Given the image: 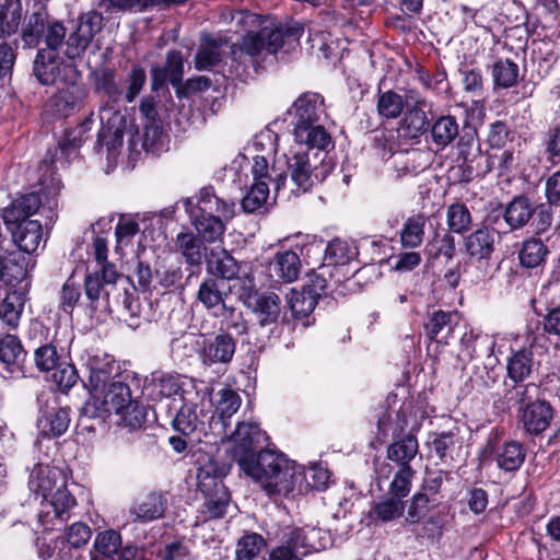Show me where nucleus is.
I'll use <instances>...</instances> for the list:
<instances>
[{
	"instance_id": "f8f14e48",
	"label": "nucleus",
	"mask_w": 560,
	"mask_h": 560,
	"mask_svg": "<svg viewBox=\"0 0 560 560\" xmlns=\"http://www.w3.org/2000/svg\"><path fill=\"white\" fill-rule=\"evenodd\" d=\"M334 167L331 159L327 160L326 153L318 165L311 164L308 152L305 151L291 150L290 155H287V168L296 191H310L314 185L323 183Z\"/></svg>"
},
{
	"instance_id": "338daca9",
	"label": "nucleus",
	"mask_w": 560,
	"mask_h": 560,
	"mask_svg": "<svg viewBox=\"0 0 560 560\" xmlns=\"http://www.w3.org/2000/svg\"><path fill=\"white\" fill-rule=\"evenodd\" d=\"M267 547V540L258 533L245 532L236 541L234 560H254Z\"/></svg>"
},
{
	"instance_id": "4468645a",
	"label": "nucleus",
	"mask_w": 560,
	"mask_h": 560,
	"mask_svg": "<svg viewBox=\"0 0 560 560\" xmlns=\"http://www.w3.org/2000/svg\"><path fill=\"white\" fill-rule=\"evenodd\" d=\"M102 12L91 10L69 22L68 34L65 42L63 54L69 60L81 58L95 34L101 31Z\"/></svg>"
},
{
	"instance_id": "9b49d317",
	"label": "nucleus",
	"mask_w": 560,
	"mask_h": 560,
	"mask_svg": "<svg viewBox=\"0 0 560 560\" xmlns=\"http://www.w3.org/2000/svg\"><path fill=\"white\" fill-rule=\"evenodd\" d=\"M36 401L38 406L36 418L38 435L43 439L62 436L71 423V408L61 406L58 397L46 390L37 395Z\"/></svg>"
},
{
	"instance_id": "9d476101",
	"label": "nucleus",
	"mask_w": 560,
	"mask_h": 560,
	"mask_svg": "<svg viewBox=\"0 0 560 560\" xmlns=\"http://www.w3.org/2000/svg\"><path fill=\"white\" fill-rule=\"evenodd\" d=\"M504 208L513 232L529 225L535 235H541L552 226L553 212H547V206L535 203L527 194L515 195Z\"/></svg>"
},
{
	"instance_id": "69168bd1",
	"label": "nucleus",
	"mask_w": 560,
	"mask_h": 560,
	"mask_svg": "<svg viewBox=\"0 0 560 560\" xmlns=\"http://www.w3.org/2000/svg\"><path fill=\"white\" fill-rule=\"evenodd\" d=\"M418 525L415 530L417 538L424 539L430 542H440L443 537L446 520L441 512H434L425 516L421 522L413 523Z\"/></svg>"
},
{
	"instance_id": "052dcab7",
	"label": "nucleus",
	"mask_w": 560,
	"mask_h": 560,
	"mask_svg": "<svg viewBox=\"0 0 560 560\" xmlns=\"http://www.w3.org/2000/svg\"><path fill=\"white\" fill-rule=\"evenodd\" d=\"M443 503L429 498L419 492H413L409 500H407V516L406 522L409 525L421 522L425 516L431 515L433 511L438 510Z\"/></svg>"
},
{
	"instance_id": "423d86ee",
	"label": "nucleus",
	"mask_w": 560,
	"mask_h": 560,
	"mask_svg": "<svg viewBox=\"0 0 560 560\" xmlns=\"http://www.w3.org/2000/svg\"><path fill=\"white\" fill-rule=\"evenodd\" d=\"M232 465L210 457L198 467L197 489L203 495L202 513L209 520H218L225 516L231 503V492L224 483V478L230 474Z\"/></svg>"
},
{
	"instance_id": "09e8293b",
	"label": "nucleus",
	"mask_w": 560,
	"mask_h": 560,
	"mask_svg": "<svg viewBox=\"0 0 560 560\" xmlns=\"http://www.w3.org/2000/svg\"><path fill=\"white\" fill-rule=\"evenodd\" d=\"M335 277L336 275L329 266L320 264L317 268H312L311 271L306 273V281L302 289L304 293L315 295L314 298L319 300L330 293L332 287L331 282Z\"/></svg>"
},
{
	"instance_id": "473e14b6",
	"label": "nucleus",
	"mask_w": 560,
	"mask_h": 560,
	"mask_svg": "<svg viewBox=\"0 0 560 560\" xmlns=\"http://www.w3.org/2000/svg\"><path fill=\"white\" fill-rule=\"evenodd\" d=\"M460 354L466 361L482 357H491L494 352L495 341L487 334L466 329L459 339Z\"/></svg>"
},
{
	"instance_id": "b1692460",
	"label": "nucleus",
	"mask_w": 560,
	"mask_h": 560,
	"mask_svg": "<svg viewBox=\"0 0 560 560\" xmlns=\"http://www.w3.org/2000/svg\"><path fill=\"white\" fill-rule=\"evenodd\" d=\"M330 479V471L319 465L307 469L298 467L291 470L290 480L292 483V493L305 494L310 490L324 491L327 489Z\"/></svg>"
},
{
	"instance_id": "3c124183",
	"label": "nucleus",
	"mask_w": 560,
	"mask_h": 560,
	"mask_svg": "<svg viewBox=\"0 0 560 560\" xmlns=\"http://www.w3.org/2000/svg\"><path fill=\"white\" fill-rule=\"evenodd\" d=\"M94 90L96 93L102 92L107 96V101L101 109L105 107L115 108L122 95V89L116 79V71L112 68H103L95 73Z\"/></svg>"
},
{
	"instance_id": "a878e982",
	"label": "nucleus",
	"mask_w": 560,
	"mask_h": 560,
	"mask_svg": "<svg viewBox=\"0 0 560 560\" xmlns=\"http://www.w3.org/2000/svg\"><path fill=\"white\" fill-rule=\"evenodd\" d=\"M301 268L300 255L292 249H285L275 254L267 266V271L276 282L292 283L299 279Z\"/></svg>"
},
{
	"instance_id": "a19ab883",
	"label": "nucleus",
	"mask_w": 560,
	"mask_h": 560,
	"mask_svg": "<svg viewBox=\"0 0 560 560\" xmlns=\"http://www.w3.org/2000/svg\"><path fill=\"white\" fill-rule=\"evenodd\" d=\"M177 252L190 267H200L206 257V242L191 231L179 232L175 238Z\"/></svg>"
},
{
	"instance_id": "cd10ccee",
	"label": "nucleus",
	"mask_w": 560,
	"mask_h": 560,
	"mask_svg": "<svg viewBox=\"0 0 560 560\" xmlns=\"http://www.w3.org/2000/svg\"><path fill=\"white\" fill-rule=\"evenodd\" d=\"M324 98L316 92L302 93L287 110V115L292 116L291 124L293 128L302 125L315 124L319 120V107Z\"/></svg>"
},
{
	"instance_id": "2eb2a0df",
	"label": "nucleus",
	"mask_w": 560,
	"mask_h": 560,
	"mask_svg": "<svg viewBox=\"0 0 560 560\" xmlns=\"http://www.w3.org/2000/svg\"><path fill=\"white\" fill-rule=\"evenodd\" d=\"M249 284H244L240 291V299L256 316L261 327L276 324L280 317L281 300L278 294L260 292L249 279Z\"/></svg>"
},
{
	"instance_id": "aec40b11",
	"label": "nucleus",
	"mask_w": 560,
	"mask_h": 560,
	"mask_svg": "<svg viewBox=\"0 0 560 560\" xmlns=\"http://www.w3.org/2000/svg\"><path fill=\"white\" fill-rule=\"evenodd\" d=\"M236 351V339L226 330L220 329L203 338L198 357L205 366L228 365Z\"/></svg>"
},
{
	"instance_id": "79ce46f5",
	"label": "nucleus",
	"mask_w": 560,
	"mask_h": 560,
	"mask_svg": "<svg viewBox=\"0 0 560 560\" xmlns=\"http://www.w3.org/2000/svg\"><path fill=\"white\" fill-rule=\"evenodd\" d=\"M419 450L415 429L411 428L407 435L393 439L387 447V458L396 463L399 468L411 467L410 463Z\"/></svg>"
},
{
	"instance_id": "4be33fe9",
	"label": "nucleus",
	"mask_w": 560,
	"mask_h": 560,
	"mask_svg": "<svg viewBox=\"0 0 560 560\" xmlns=\"http://www.w3.org/2000/svg\"><path fill=\"white\" fill-rule=\"evenodd\" d=\"M425 106L424 98H418L412 105H407L398 122V137L412 143H419L421 137L428 136L431 117L424 110Z\"/></svg>"
},
{
	"instance_id": "4d7b16f0",
	"label": "nucleus",
	"mask_w": 560,
	"mask_h": 560,
	"mask_svg": "<svg viewBox=\"0 0 560 560\" xmlns=\"http://www.w3.org/2000/svg\"><path fill=\"white\" fill-rule=\"evenodd\" d=\"M139 112L144 119L143 137L144 144L151 140L154 142L162 135V121L153 96L142 97Z\"/></svg>"
},
{
	"instance_id": "58836bf2",
	"label": "nucleus",
	"mask_w": 560,
	"mask_h": 560,
	"mask_svg": "<svg viewBox=\"0 0 560 560\" xmlns=\"http://www.w3.org/2000/svg\"><path fill=\"white\" fill-rule=\"evenodd\" d=\"M527 450L524 443L510 440L494 450V460L499 469L505 472H516L525 462Z\"/></svg>"
},
{
	"instance_id": "bb28decb",
	"label": "nucleus",
	"mask_w": 560,
	"mask_h": 560,
	"mask_svg": "<svg viewBox=\"0 0 560 560\" xmlns=\"http://www.w3.org/2000/svg\"><path fill=\"white\" fill-rule=\"evenodd\" d=\"M102 126L97 132L96 148H106L108 154H114L122 145L124 135L127 126L126 117L117 109L104 121L101 116Z\"/></svg>"
},
{
	"instance_id": "393cba45",
	"label": "nucleus",
	"mask_w": 560,
	"mask_h": 560,
	"mask_svg": "<svg viewBox=\"0 0 560 560\" xmlns=\"http://www.w3.org/2000/svg\"><path fill=\"white\" fill-rule=\"evenodd\" d=\"M23 287H9L11 290L0 303V320L10 329L18 328L24 311L27 293L31 288V278L27 275Z\"/></svg>"
},
{
	"instance_id": "4c0bfd02",
	"label": "nucleus",
	"mask_w": 560,
	"mask_h": 560,
	"mask_svg": "<svg viewBox=\"0 0 560 560\" xmlns=\"http://www.w3.org/2000/svg\"><path fill=\"white\" fill-rule=\"evenodd\" d=\"M206 270L209 277L218 278L219 281L225 283V281L238 278L241 266L226 249L211 250L207 258Z\"/></svg>"
},
{
	"instance_id": "c9c22d12",
	"label": "nucleus",
	"mask_w": 560,
	"mask_h": 560,
	"mask_svg": "<svg viewBox=\"0 0 560 560\" xmlns=\"http://www.w3.org/2000/svg\"><path fill=\"white\" fill-rule=\"evenodd\" d=\"M411 69L415 73L413 78L424 91H430L436 96L447 95L451 91L447 72L442 65L436 66L434 72H431L424 65L416 61Z\"/></svg>"
},
{
	"instance_id": "864d4df0",
	"label": "nucleus",
	"mask_w": 560,
	"mask_h": 560,
	"mask_svg": "<svg viewBox=\"0 0 560 560\" xmlns=\"http://www.w3.org/2000/svg\"><path fill=\"white\" fill-rule=\"evenodd\" d=\"M230 287L225 289V283L219 281L218 278L206 277L198 289L197 301L200 302L207 310H212L220 304H223L230 294Z\"/></svg>"
},
{
	"instance_id": "37998d69",
	"label": "nucleus",
	"mask_w": 560,
	"mask_h": 560,
	"mask_svg": "<svg viewBox=\"0 0 560 560\" xmlns=\"http://www.w3.org/2000/svg\"><path fill=\"white\" fill-rule=\"evenodd\" d=\"M49 18V13L45 7H40L38 10L25 16V23L21 30V38L25 46L35 48L42 43Z\"/></svg>"
},
{
	"instance_id": "72a5a7b5",
	"label": "nucleus",
	"mask_w": 560,
	"mask_h": 560,
	"mask_svg": "<svg viewBox=\"0 0 560 560\" xmlns=\"http://www.w3.org/2000/svg\"><path fill=\"white\" fill-rule=\"evenodd\" d=\"M359 256L355 245L348 241L335 237L326 244V256H324V266H329L332 271L340 273L345 267Z\"/></svg>"
},
{
	"instance_id": "ddd939ff",
	"label": "nucleus",
	"mask_w": 560,
	"mask_h": 560,
	"mask_svg": "<svg viewBox=\"0 0 560 560\" xmlns=\"http://www.w3.org/2000/svg\"><path fill=\"white\" fill-rule=\"evenodd\" d=\"M32 75L43 86H52L58 81L81 79V72L74 63H68L59 52L38 48L32 65Z\"/></svg>"
},
{
	"instance_id": "ea45409f",
	"label": "nucleus",
	"mask_w": 560,
	"mask_h": 560,
	"mask_svg": "<svg viewBox=\"0 0 560 560\" xmlns=\"http://www.w3.org/2000/svg\"><path fill=\"white\" fill-rule=\"evenodd\" d=\"M293 136L299 144H305L308 150L317 149L323 156L328 155L329 147H334L330 133L318 122L293 128Z\"/></svg>"
},
{
	"instance_id": "7ed1b4c3",
	"label": "nucleus",
	"mask_w": 560,
	"mask_h": 560,
	"mask_svg": "<svg viewBox=\"0 0 560 560\" xmlns=\"http://www.w3.org/2000/svg\"><path fill=\"white\" fill-rule=\"evenodd\" d=\"M42 205L40 194L32 191L18 196L2 210L1 218L12 243L23 255L35 253L43 240L42 222L31 219Z\"/></svg>"
},
{
	"instance_id": "bf43d9fd",
	"label": "nucleus",
	"mask_w": 560,
	"mask_h": 560,
	"mask_svg": "<svg viewBox=\"0 0 560 560\" xmlns=\"http://www.w3.org/2000/svg\"><path fill=\"white\" fill-rule=\"evenodd\" d=\"M472 214L463 201H455L446 208L447 231L453 234L465 235L471 231Z\"/></svg>"
},
{
	"instance_id": "8fccbe9b",
	"label": "nucleus",
	"mask_w": 560,
	"mask_h": 560,
	"mask_svg": "<svg viewBox=\"0 0 560 560\" xmlns=\"http://www.w3.org/2000/svg\"><path fill=\"white\" fill-rule=\"evenodd\" d=\"M84 141L85 139L80 136L79 130L66 128L62 131L57 145L48 149L47 158L51 164H55L60 160H65L69 163L71 155L82 147Z\"/></svg>"
},
{
	"instance_id": "f257e3e1",
	"label": "nucleus",
	"mask_w": 560,
	"mask_h": 560,
	"mask_svg": "<svg viewBox=\"0 0 560 560\" xmlns=\"http://www.w3.org/2000/svg\"><path fill=\"white\" fill-rule=\"evenodd\" d=\"M182 200L189 222L196 233L206 243L221 241L225 233V224L235 215V202L218 197L212 186L200 189L198 196Z\"/></svg>"
},
{
	"instance_id": "a211bd4d",
	"label": "nucleus",
	"mask_w": 560,
	"mask_h": 560,
	"mask_svg": "<svg viewBox=\"0 0 560 560\" xmlns=\"http://www.w3.org/2000/svg\"><path fill=\"white\" fill-rule=\"evenodd\" d=\"M460 324V315L457 311H444L442 308H429L423 317L422 328L424 336L440 345H450L455 339V332Z\"/></svg>"
},
{
	"instance_id": "603ef678",
	"label": "nucleus",
	"mask_w": 560,
	"mask_h": 560,
	"mask_svg": "<svg viewBox=\"0 0 560 560\" xmlns=\"http://www.w3.org/2000/svg\"><path fill=\"white\" fill-rule=\"evenodd\" d=\"M322 529L316 527H295L284 536L283 546L289 547L293 552L299 549L319 550L325 548V544L315 542V538L320 539Z\"/></svg>"
},
{
	"instance_id": "39448f33",
	"label": "nucleus",
	"mask_w": 560,
	"mask_h": 560,
	"mask_svg": "<svg viewBox=\"0 0 560 560\" xmlns=\"http://www.w3.org/2000/svg\"><path fill=\"white\" fill-rule=\"evenodd\" d=\"M454 162L450 174L459 184H468L477 177L482 178L493 171V158H490L488 151H482L475 126L464 124Z\"/></svg>"
},
{
	"instance_id": "5701e85b",
	"label": "nucleus",
	"mask_w": 560,
	"mask_h": 560,
	"mask_svg": "<svg viewBox=\"0 0 560 560\" xmlns=\"http://www.w3.org/2000/svg\"><path fill=\"white\" fill-rule=\"evenodd\" d=\"M430 114L431 122L425 141L433 144L436 151H443L462 136L459 122L457 117L451 114Z\"/></svg>"
},
{
	"instance_id": "20e7f679",
	"label": "nucleus",
	"mask_w": 560,
	"mask_h": 560,
	"mask_svg": "<svg viewBox=\"0 0 560 560\" xmlns=\"http://www.w3.org/2000/svg\"><path fill=\"white\" fill-rule=\"evenodd\" d=\"M248 462L253 469L249 471L243 466L241 471L260 482L269 495L292 494V483L289 480L294 462L289 460L283 453L262 447Z\"/></svg>"
},
{
	"instance_id": "c85d7f7f",
	"label": "nucleus",
	"mask_w": 560,
	"mask_h": 560,
	"mask_svg": "<svg viewBox=\"0 0 560 560\" xmlns=\"http://www.w3.org/2000/svg\"><path fill=\"white\" fill-rule=\"evenodd\" d=\"M167 508V497L162 491H151L130 509V515L135 522L151 523L163 518Z\"/></svg>"
},
{
	"instance_id": "49530a36",
	"label": "nucleus",
	"mask_w": 560,
	"mask_h": 560,
	"mask_svg": "<svg viewBox=\"0 0 560 560\" xmlns=\"http://www.w3.org/2000/svg\"><path fill=\"white\" fill-rule=\"evenodd\" d=\"M558 59L559 55L552 45L545 43L544 47H538L537 50H533L530 58L533 66L530 81L534 85L551 74Z\"/></svg>"
},
{
	"instance_id": "e433bc0d",
	"label": "nucleus",
	"mask_w": 560,
	"mask_h": 560,
	"mask_svg": "<svg viewBox=\"0 0 560 560\" xmlns=\"http://www.w3.org/2000/svg\"><path fill=\"white\" fill-rule=\"evenodd\" d=\"M427 445L431 455L438 457L442 464H450L454 460L455 451L460 450L462 441L454 431L430 432Z\"/></svg>"
},
{
	"instance_id": "0eeeda50",
	"label": "nucleus",
	"mask_w": 560,
	"mask_h": 560,
	"mask_svg": "<svg viewBox=\"0 0 560 560\" xmlns=\"http://www.w3.org/2000/svg\"><path fill=\"white\" fill-rule=\"evenodd\" d=\"M68 472L60 467L37 465L30 476L28 486L36 495L50 501L55 515L66 521L77 505L75 497L68 490Z\"/></svg>"
},
{
	"instance_id": "a18cd8bd",
	"label": "nucleus",
	"mask_w": 560,
	"mask_h": 560,
	"mask_svg": "<svg viewBox=\"0 0 560 560\" xmlns=\"http://www.w3.org/2000/svg\"><path fill=\"white\" fill-rule=\"evenodd\" d=\"M128 377V375L122 373L116 374L108 384V387L103 392L107 405L115 413L121 412L126 409V405L135 399L127 382Z\"/></svg>"
},
{
	"instance_id": "7c9ffc66",
	"label": "nucleus",
	"mask_w": 560,
	"mask_h": 560,
	"mask_svg": "<svg viewBox=\"0 0 560 560\" xmlns=\"http://www.w3.org/2000/svg\"><path fill=\"white\" fill-rule=\"evenodd\" d=\"M463 246L471 259L489 260L495 252V236L492 230L479 225L475 231L465 234Z\"/></svg>"
},
{
	"instance_id": "f3484780",
	"label": "nucleus",
	"mask_w": 560,
	"mask_h": 560,
	"mask_svg": "<svg viewBox=\"0 0 560 560\" xmlns=\"http://www.w3.org/2000/svg\"><path fill=\"white\" fill-rule=\"evenodd\" d=\"M264 435L257 423L238 422L236 424L231 435L232 458L240 468L245 466L249 471L253 469L248 460L262 448Z\"/></svg>"
},
{
	"instance_id": "e2e57ef3",
	"label": "nucleus",
	"mask_w": 560,
	"mask_h": 560,
	"mask_svg": "<svg viewBox=\"0 0 560 560\" xmlns=\"http://www.w3.org/2000/svg\"><path fill=\"white\" fill-rule=\"evenodd\" d=\"M221 46L222 38L207 37L205 45L200 46L195 55V69L203 71L217 67L222 61Z\"/></svg>"
},
{
	"instance_id": "c03bdc74",
	"label": "nucleus",
	"mask_w": 560,
	"mask_h": 560,
	"mask_svg": "<svg viewBox=\"0 0 560 560\" xmlns=\"http://www.w3.org/2000/svg\"><path fill=\"white\" fill-rule=\"evenodd\" d=\"M407 105V96L399 94L393 89L383 91L381 85H378L376 93V113L383 120L399 118Z\"/></svg>"
},
{
	"instance_id": "c756f323",
	"label": "nucleus",
	"mask_w": 560,
	"mask_h": 560,
	"mask_svg": "<svg viewBox=\"0 0 560 560\" xmlns=\"http://www.w3.org/2000/svg\"><path fill=\"white\" fill-rule=\"evenodd\" d=\"M0 361L7 369L19 370L24 375L32 370V364L27 361V351L16 335L7 334L0 338Z\"/></svg>"
},
{
	"instance_id": "13d9d810",
	"label": "nucleus",
	"mask_w": 560,
	"mask_h": 560,
	"mask_svg": "<svg viewBox=\"0 0 560 560\" xmlns=\"http://www.w3.org/2000/svg\"><path fill=\"white\" fill-rule=\"evenodd\" d=\"M407 509V501L397 500L387 493L372 504L369 516L374 521L389 523L404 515Z\"/></svg>"
},
{
	"instance_id": "f704fd0d",
	"label": "nucleus",
	"mask_w": 560,
	"mask_h": 560,
	"mask_svg": "<svg viewBox=\"0 0 560 560\" xmlns=\"http://www.w3.org/2000/svg\"><path fill=\"white\" fill-rule=\"evenodd\" d=\"M487 71L492 79L494 91L509 90L518 84L520 66L511 58L497 57L487 65Z\"/></svg>"
},
{
	"instance_id": "412c9836",
	"label": "nucleus",
	"mask_w": 560,
	"mask_h": 560,
	"mask_svg": "<svg viewBox=\"0 0 560 560\" xmlns=\"http://www.w3.org/2000/svg\"><path fill=\"white\" fill-rule=\"evenodd\" d=\"M556 377V373H547L545 374L538 382L535 384L533 382L526 383V381H503V389L501 395L497 400H494L493 405L497 409H501L502 411H510L513 408H517V410L522 409L527 402H530L529 389L530 387H537L538 389L547 385L549 382Z\"/></svg>"
},
{
	"instance_id": "5fc2aeb1",
	"label": "nucleus",
	"mask_w": 560,
	"mask_h": 560,
	"mask_svg": "<svg viewBox=\"0 0 560 560\" xmlns=\"http://www.w3.org/2000/svg\"><path fill=\"white\" fill-rule=\"evenodd\" d=\"M451 472L444 469L425 468L421 483L416 492L429 498H435L436 501L443 503L445 499L444 482L450 480Z\"/></svg>"
},
{
	"instance_id": "680f3d73",
	"label": "nucleus",
	"mask_w": 560,
	"mask_h": 560,
	"mask_svg": "<svg viewBox=\"0 0 560 560\" xmlns=\"http://www.w3.org/2000/svg\"><path fill=\"white\" fill-rule=\"evenodd\" d=\"M155 560H190L191 550L186 537L176 535L172 540H162L154 551Z\"/></svg>"
},
{
	"instance_id": "6ab92c4d",
	"label": "nucleus",
	"mask_w": 560,
	"mask_h": 560,
	"mask_svg": "<svg viewBox=\"0 0 560 560\" xmlns=\"http://www.w3.org/2000/svg\"><path fill=\"white\" fill-rule=\"evenodd\" d=\"M556 415L553 406L546 399L537 397L517 410V423L529 436L541 435L551 424Z\"/></svg>"
},
{
	"instance_id": "774afa93",
	"label": "nucleus",
	"mask_w": 560,
	"mask_h": 560,
	"mask_svg": "<svg viewBox=\"0 0 560 560\" xmlns=\"http://www.w3.org/2000/svg\"><path fill=\"white\" fill-rule=\"evenodd\" d=\"M428 255L431 259L444 258L452 260L456 255V242L454 234L450 231L436 233L427 246Z\"/></svg>"
},
{
	"instance_id": "6e6d98bb",
	"label": "nucleus",
	"mask_w": 560,
	"mask_h": 560,
	"mask_svg": "<svg viewBox=\"0 0 560 560\" xmlns=\"http://www.w3.org/2000/svg\"><path fill=\"white\" fill-rule=\"evenodd\" d=\"M23 20V8L19 0H3L0 3V38L16 34Z\"/></svg>"
},
{
	"instance_id": "1a4fd4ad",
	"label": "nucleus",
	"mask_w": 560,
	"mask_h": 560,
	"mask_svg": "<svg viewBox=\"0 0 560 560\" xmlns=\"http://www.w3.org/2000/svg\"><path fill=\"white\" fill-rule=\"evenodd\" d=\"M80 80L71 79L68 82H63L62 88H58L46 98L40 113L42 119L45 122L54 124L66 120L85 107L90 91Z\"/></svg>"
},
{
	"instance_id": "f03ea898",
	"label": "nucleus",
	"mask_w": 560,
	"mask_h": 560,
	"mask_svg": "<svg viewBox=\"0 0 560 560\" xmlns=\"http://www.w3.org/2000/svg\"><path fill=\"white\" fill-rule=\"evenodd\" d=\"M257 21H259L257 31H247L242 35L240 45L231 46L230 55L233 61H236L242 52L252 58L258 57L264 51L276 55L285 44L289 46L299 44L304 34V26L299 22L282 24L262 20L261 15L253 13L245 15V23Z\"/></svg>"
},
{
	"instance_id": "2f4dec72",
	"label": "nucleus",
	"mask_w": 560,
	"mask_h": 560,
	"mask_svg": "<svg viewBox=\"0 0 560 560\" xmlns=\"http://www.w3.org/2000/svg\"><path fill=\"white\" fill-rule=\"evenodd\" d=\"M535 370V358L532 347L511 348L505 359V380L526 381Z\"/></svg>"
},
{
	"instance_id": "de8ad7c7",
	"label": "nucleus",
	"mask_w": 560,
	"mask_h": 560,
	"mask_svg": "<svg viewBox=\"0 0 560 560\" xmlns=\"http://www.w3.org/2000/svg\"><path fill=\"white\" fill-rule=\"evenodd\" d=\"M537 235L530 236L522 242L517 253L520 266L524 269L534 270L539 268L549 254L547 245Z\"/></svg>"
},
{
	"instance_id": "0e129e2a",
	"label": "nucleus",
	"mask_w": 560,
	"mask_h": 560,
	"mask_svg": "<svg viewBox=\"0 0 560 560\" xmlns=\"http://www.w3.org/2000/svg\"><path fill=\"white\" fill-rule=\"evenodd\" d=\"M427 217L418 213L409 217L400 231V243L405 248H416L421 245L424 236Z\"/></svg>"
},
{
	"instance_id": "6e6552de",
	"label": "nucleus",
	"mask_w": 560,
	"mask_h": 560,
	"mask_svg": "<svg viewBox=\"0 0 560 560\" xmlns=\"http://www.w3.org/2000/svg\"><path fill=\"white\" fill-rule=\"evenodd\" d=\"M39 373L46 374L55 392L67 395L80 380L70 358L61 354L54 342H46L34 350L33 361H28Z\"/></svg>"
},
{
	"instance_id": "dca6fc26",
	"label": "nucleus",
	"mask_w": 560,
	"mask_h": 560,
	"mask_svg": "<svg viewBox=\"0 0 560 560\" xmlns=\"http://www.w3.org/2000/svg\"><path fill=\"white\" fill-rule=\"evenodd\" d=\"M186 380L187 377L177 372H166L155 370L145 376L142 387V395L152 402H160L163 399L179 395L186 400Z\"/></svg>"
}]
</instances>
